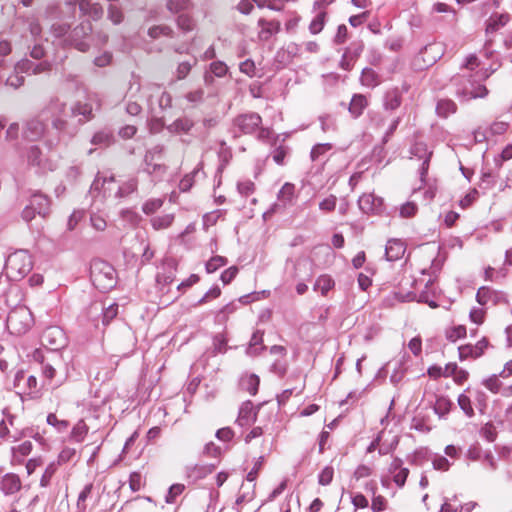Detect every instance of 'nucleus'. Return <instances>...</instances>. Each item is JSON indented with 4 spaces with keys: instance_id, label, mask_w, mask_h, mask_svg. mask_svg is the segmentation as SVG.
<instances>
[{
    "instance_id": "f257e3e1",
    "label": "nucleus",
    "mask_w": 512,
    "mask_h": 512,
    "mask_svg": "<svg viewBox=\"0 0 512 512\" xmlns=\"http://www.w3.org/2000/svg\"><path fill=\"white\" fill-rule=\"evenodd\" d=\"M42 116H49L55 136L60 137V142L73 138L79 129V122L72 117L70 107L59 99H53L42 110Z\"/></svg>"
},
{
    "instance_id": "f03ea898",
    "label": "nucleus",
    "mask_w": 512,
    "mask_h": 512,
    "mask_svg": "<svg viewBox=\"0 0 512 512\" xmlns=\"http://www.w3.org/2000/svg\"><path fill=\"white\" fill-rule=\"evenodd\" d=\"M485 71H477L475 74L465 73L452 77L451 83L455 87V95L461 101H469L476 98H484L488 95L486 86L480 84V81L489 77Z\"/></svg>"
},
{
    "instance_id": "7ed1b4c3",
    "label": "nucleus",
    "mask_w": 512,
    "mask_h": 512,
    "mask_svg": "<svg viewBox=\"0 0 512 512\" xmlns=\"http://www.w3.org/2000/svg\"><path fill=\"white\" fill-rule=\"evenodd\" d=\"M262 118L258 113L248 112L236 116L233 119L234 137L240 135H250L257 131V139L262 142H268L272 137V130L262 127Z\"/></svg>"
},
{
    "instance_id": "20e7f679",
    "label": "nucleus",
    "mask_w": 512,
    "mask_h": 512,
    "mask_svg": "<svg viewBox=\"0 0 512 512\" xmlns=\"http://www.w3.org/2000/svg\"><path fill=\"white\" fill-rule=\"evenodd\" d=\"M48 120L49 116H42V111L38 116L28 120L23 131L24 138L30 141L43 139L49 149L55 148L60 143V137H56L47 129Z\"/></svg>"
},
{
    "instance_id": "39448f33",
    "label": "nucleus",
    "mask_w": 512,
    "mask_h": 512,
    "mask_svg": "<svg viewBox=\"0 0 512 512\" xmlns=\"http://www.w3.org/2000/svg\"><path fill=\"white\" fill-rule=\"evenodd\" d=\"M90 278L93 285L103 292L111 290L117 283L116 270L102 259H94L91 262Z\"/></svg>"
},
{
    "instance_id": "423d86ee",
    "label": "nucleus",
    "mask_w": 512,
    "mask_h": 512,
    "mask_svg": "<svg viewBox=\"0 0 512 512\" xmlns=\"http://www.w3.org/2000/svg\"><path fill=\"white\" fill-rule=\"evenodd\" d=\"M32 258L26 250H17L11 253L4 266L7 277L12 281L24 278L32 269Z\"/></svg>"
},
{
    "instance_id": "0eeeda50",
    "label": "nucleus",
    "mask_w": 512,
    "mask_h": 512,
    "mask_svg": "<svg viewBox=\"0 0 512 512\" xmlns=\"http://www.w3.org/2000/svg\"><path fill=\"white\" fill-rule=\"evenodd\" d=\"M92 33V24L89 20L81 22L69 34L65 42L80 52H87L90 49V43L87 39Z\"/></svg>"
},
{
    "instance_id": "6e6552de",
    "label": "nucleus",
    "mask_w": 512,
    "mask_h": 512,
    "mask_svg": "<svg viewBox=\"0 0 512 512\" xmlns=\"http://www.w3.org/2000/svg\"><path fill=\"white\" fill-rule=\"evenodd\" d=\"M43 346L51 351H59L67 345V336L58 326L47 327L41 336Z\"/></svg>"
},
{
    "instance_id": "1a4fd4ad",
    "label": "nucleus",
    "mask_w": 512,
    "mask_h": 512,
    "mask_svg": "<svg viewBox=\"0 0 512 512\" xmlns=\"http://www.w3.org/2000/svg\"><path fill=\"white\" fill-rule=\"evenodd\" d=\"M411 158H416L422 161L419 168L420 181L422 184L426 182V176L429 170L430 160L432 157V150L424 142H416L410 148Z\"/></svg>"
},
{
    "instance_id": "9d476101",
    "label": "nucleus",
    "mask_w": 512,
    "mask_h": 512,
    "mask_svg": "<svg viewBox=\"0 0 512 512\" xmlns=\"http://www.w3.org/2000/svg\"><path fill=\"white\" fill-rule=\"evenodd\" d=\"M163 152V146L157 145L148 150L144 156V171L149 175L161 177L166 172V166L163 164L155 163V157Z\"/></svg>"
},
{
    "instance_id": "9b49d317",
    "label": "nucleus",
    "mask_w": 512,
    "mask_h": 512,
    "mask_svg": "<svg viewBox=\"0 0 512 512\" xmlns=\"http://www.w3.org/2000/svg\"><path fill=\"white\" fill-rule=\"evenodd\" d=\"M17 72H24L27 75H38L42 73H49L52 69V63L48 60H43L39 63H34L31 60L24 58L15 64Z\"/></svg>"
},
{
    "instance_id": "f8f14e48",
    "label": "nucleus",
    "mask_w": 512,
    "mask_h": 512,
    "mask_svg": "<svg viewBox=\"0 0 512 512\" xmlns=\"http://www.w3.org/2000/svg\"><path fill=\"white\" fill-rule=\"evenodd\" d=\"M358 206L363 213H380L383 207V199L373 193H364L358 199Z\"/></svg>"
},
{
    "instance_id": "ddd939ff",
    "label": "nucleus",
    "mask_w": 512,
    "mask_h": 512,
    "mask_svg": "<svg viewBox=\"0 0 512 512\" xmlns=\"http://www.w3.org/2000/svg\"><path fill=\"white\" fill-rule=\"evenodd\" d=\"M488 347V341L486 338H482L475 345L466 344L458 348L460 360L467 358L477 359L484 354L485 349Z\"/></svg>"
},
{
    "instance_id": "4468645a",
    "label": "nucleus",
    "mask_w": 512,
    "mask_h": 512,
    "mask_svg": "<svg viewBox=\"0 0 512 512\" xmlns=\"http://www.w3.org/2000/svg\"><path fill=\"white\" fill-rule=\"evenodd\" d=\"M258 409H256L251 401H245L239 409L237 424L241 427H248L255 423L257 419Z\"/></svg>"
},
{
    "instance_id": "2eb2a0df",
    "label": "nucleus",
    "mask_w": 512,
    "mask_h": 512,
    "mask_svg": "<svg viewBox=\"0 0 512 512\" xmlns=\"http://www.w3.org/2000/svg\"><path fill=\"white\" fill-rule=\"evenodd\" d=\"M72 117H76L79 127L93 118L92 106L89 103L76 102L70 107Z\"/></svg>"
},
{
    "instance_id": "dca6fc26",
    "label": "nucleus",
    "mask_w": 512,
    "mask_h": 512,
    "mask_svg": "<svg viewBox=\"0 0 512 512\" xmlns=\"http://www.w3.org/2000/svg\"><path fill=\"white\" fill-rule=\"evenodd\" d=\"M260 31L258 37L261 41H268L273 35L280 31L281 23L278 20H266L260 18L258 20Z\"/></svg>"
},
{
    "instance_id": "f3484780",
    "label": "nucleus",
    "mask_w": 512,
    "mask_h": 512,
    "mask_svg": "<svg viewBox=\"0 0 512 512\" xmlns=\"http://www.w3.org/2000/svg\"><path fill=\"white\" fill-rule=\"evenodd\" d=\"M0 489L5 495H12L21 489V480L14 473H7L2 477Z\"/></svg>"
},
{
    "instance_id": "a211bd4d",
    "label": "nucleus",
    "mask_w": 512,
    "mask_h": 512,
    "mask_svg": "<svg viewBox=\"0 0 512 512\" xmlns=\"http://www.w3.org/2000/svg\"><path fill=\"white\" fill-rule=\"evenodd\" d=\"M405 245L399 239H390L385 246V255L388 261H396L405 253Z\"/></svg>"
},
{
    "instance_id": "6ab92c4d",
    "label": "nucleus",
    "mask_w": 512,
    "mask_h": 512,
    "mask_svg": "<svg viewBox=\"0 0 512 512\" xmlns=\"http://www.w3.org/2000/svg\"><path fill=\"white\" fill-rule=\"evenodd\" d=\"M194 122L192 119L184 116L177 118L171 124H169L166 129L169 133L172 134H188L190 130L193 128Z\"/></svg>"
},
{
    "instance_id": "aec40b11",
    "label": "nucleus",
    "mask_w": 512,
    "mask_h": 512,
    "mask_svg": "<svg viewBox=\"0 0 512 512\" xmlns=\"http://www.w3.org/2000/svg\"><path fill=\"white\" fill-rule=\"evenodd\" d=\"M504 295L500 292H497L495 290H492L489 287H480L476 294V300L481 305H486L489 302H493V304H496L500 298H503Z\"/></svg>"
},
{
    "instance_id": "412c9836",
    "label": "nucleus",
    "mask_w": 512,
    "mask_h": 512,
    "mask_svg": "<svg viewBox=\"0 0 512 512\" xmlns=\"http://www.w3.org/2000/svg\"><path fill=\"white\" fill-rule=\"evenodd\" d=\"M114 177L113 176H110V177H101L99 174L96 176V178L94 179L93 183L91 184V187H90V194L95 197L96 196V193L97 194H100L101 192H103V197H106V194H107V191L111 190L110 189V185L114 183Z\"/></svg>"
},
{
    "instance_id": "4be33fe9",
    "label": "nucleus",
    "mask_w": 512,
    "mask_h": 512,
    "mask_svg": "<svg viewBox=\"0 0 512 512\" xmlns=\"http://www.w3.org/2000/svg\"><path fill=\"white\" fill-rule=\"evenodd\" d=\"M367 106L368 101L363 94H354L349 103L348 110L353 118H358L362 115Z\"/></svg>"
},
{
    "instance_id": "5701e85b",
    "label": "nucleus",
    "mask_w": 512,
    "mask_h": 512,
    "mask_svg": "<svg viewBox=\"0 0 512 512\" xmlns=\"http://www.w3.org/2000/svg\"><path fill=\"white\" fill-rule=\"evenodd\" d=\"M30 204L37 210V214L46 217L49 213L50 201L47 196L41 193L32 195Z\"/></svg>"
},
{
    "instance_id": "b1692460",
    "label": "nucleus",
    "mask_w": 512,
    "mask_h": 512,
    "mask_svg": "<svg viewBox=\"0 0 512 512\" xmlns=\"http://www.w3.org/2000/svg\"><path fill=\"white\" fill-rule=\"evenodd\" d=\"M331 143H319L312 147L310 158L313 162H325L328 159V153L332 150Z\"/></svg>"
},
{
    "instance_id": "393cba45",
    "label": "nucleus",
    "mask_w": 512,
    "mask_h": 512,
    "mask_svg": "<svg viewBox=\"0 0 512 512\" xmlns=\"http://www.w3.org/2000/svg\"><path fill=\"white\" fill-rule=\"evenodd\" d=\"M402 102L401 93L397 88L387 91L384 95L383 107L385 110H395Z\"/></svg>"
},
{
    "instance_id": "a878e982",
    "label": "nucleus",
    "mask_w": 512,
    "mask_h": 512,
    "mask_svg": "<svg viewBox=\"0 0 512 512\" xmlns=\"http://www.w3.org/2000/svg\"><path fill=\"white\" fill-rule=\"evenodd\" d=\"M260 379L255 374L242 376L240 379V387L242 390L247 391L250 395L254 396L258 392Z\"/></svg>"
},
{
    "instance_id": "bb28decb",
    "label": "nucleus",
    "mask_w": 512,
    "mask_h": 512,
    "mask_svg": "<svg viewBox=\"0 0 512 512\" xmlns=\"http://www.w3.org/2000/svg\"><path fill=\"white\" fill-rule=\"evenodd\" d=\"M457 111L456 103L451 99H440L436 105V113L439 117L447 118Z\"/></svg>"
},
{
    "instance_id": "cd10ccee",
    "label": "nucleus",
    "mask_w": 512,
    "mask_h": 512,
    "mask_svg": "<svg viewBox=\"0 0 512 512\" xmlns=\"http://www.w3.org/2000/svg\"><path fill=\"white\" fill-rule=\"evenodd\" d=\"M27 161H28V164L31 165V166H35V167H38L40 169H44L45 168L44 157H43L42 151L36 145L30 146L28 148V150H27Z\"/></svg>"
},
{
    "instance_id": "c85d7f7f",
    "label": "nucleus",
    "mask_w": 512,
    "mask_h": 512,
    "mask_svg": "<svg viewBox=\"0 0 512 512\" xmlns=\"http://www.w3.org/2000/svg\"><path fill=\"white\" fill-rule=\"evenodd\" d=\"M77 4L79 6V10L84 15H87L88 12L91 11V8L94 5V3H91L90 0H68V1H66L65 8L67 9L68 13H70L72 16H74V14H75Z\"/></svg>"
},
{
    "instance_id": "c756f323",
    "label": "nucleus",
    "mask_w": 512,
    "mask_h": 512,
    "mask_svg": "<svg viewBox=\"0 0 512 512\" xmlns=\"http://www.w3.org/2000/svg\"><path fill=\"white\" fill-rule=\"evenodd\" d=\"M114 142V136L113 133L109 130H101L96 132L92 139L91 143L93 145L99 146V147H108Z\"/></svg>"
},
{
    "instance_id": "7c9ffc66",
    "label": "nucleus",
    "mask_w": 512,
    "mask_h": 512,
    "mask_svg": "<svg viewBox=\"0 0 512 512\" xmlns=\"http://www.w3.org/2000/svg\"><path fill=\"white\" fill-rule=\"evenodd\" d=\"M509 20V16L506 14H495L492 15L486 24V32L487 33H494L499 28L504 27Z\"/></svg>"
},
{
    "instance_id": "2f4dec72",
    "label": "nucleus",
    "mask_w": 512,
    "mask_h": 512,
    "mask_svg": "<svg viewBox=\"0 0 512 512\" xmlns=\"http://www.w3.org/2000/svg\"><path fill=\"white\" fill-rule=\"evenodd\" d=\"M196 64H197L196 57H192L190 60L180 62L177 65L176 70L174 72L176 80L185 79Z\"/></svg>"
},
{
    "instance_id": "473e14b6",
    "label": "nucleus",
    "mask_w": 512,
    "mask_h": 512,
    "mask_svg": "<svg viewBox=\"0 0 512 512\" xmlns=\"http://www.w3.org/2000/svg\"><path fill=\"white\" fill-rule=\"evenodd\" d=\"M361 84L363 86L374 88L379 85V75L371 68H364L360 77Z\"/></svg>"
},
{
    "instance_id": "72a5a7b5",
    "label": "nucleus",
    "mask_w": 512,
    "mask_h": 512,
    "mask_svg": "<svg viewBox=\"0 0 512 512\" xmlns=\"http://www.w3.org/2000/svg\"><path fill=\"white\" fill-rule=\"evenodd\" d=\"M452 406H453V403L448 397L438 396L436 398L433 409H434V412L439 417H444L450 412Z\"/></svg>"
},
{
    "instance_id": "f704fd0d",
    "label": "nucleus",
    "mask_w": 512,
    "mask_h": 512,
    "mask_svg": "<svg viewBox=\"0 0 512 512\" xmlns=\"http://www.w3.org/2000/svg\"><path fill=\"white\" fill-rule=\"evenodd\" d=\"M173 221L174 214L172 213L155 216L150 219L151 226L154 230L167 229L172 225Z\"/></svg>"
},
{
    "instance_id": "c9c22d12",
    "label": "nucleus",
    "mask_w": 512,
    "mask_h": 512,
    "mask_svg": "<svg viewBox=\"0 0 512 512\" xmlns=\"http://www.w3.org/2000/svg\"><path fill=\"white\" fill-rule=\"evenodd\" d=\"M103 311L104 302L95 301L88 306L86 313L89 320L94 322L95 326H98V321L101 320Z\"/></svg>"
},
{
    "instance_id": "e433bc0d",
    "label": "nucleus",
    "mask_w": 512,
    "mask_h": 512,
    "mask_svg": "<svg viewBox=\"0 0 512 512\" xmlns=\"http://www.w3.org/2000/svg\"><path fill=\"white\" fill-rule=\"evenodd\" d=\"M89 427L83 419H80L72 428L70 437L74 442H82L88 434Z\"/></svg>"
},
{
    "instance_id": "4c0bfd02",
    "label": "nucleus",
    "mask_w": 512,
    "mask_h": 512,
    "mask_svg": "<svg viewBox=\"0 0 512 512\" xmlns=\"http://www.w3.org/2000/svg\"><path fill=\"white\" fill-rule=\"evenodd\" d=\"M295 186L291 183H285L278 192V201L285 207L290 204L294 198Z\"/></svg>"
},
{
    "instance_id": "58836bf2",
    "label": "nucleus",
    "mask_w": 512,
    "mask_h": 512,
    "mask_svg": "<svg viewBox=\"0 0 512 512\" xmlns=\"http://www.w3.org/2000/svg\"><path fill=\"white\" fill-rule=\"evenodd\" d=\"M334 280L329 275H321L314 284V290L320 291L323 296L334 287Z\"/></svg>"
},
{
    "instance_id": "ea45409f",
    "label": "nucleus",
    "mask_w": 512,
    "mask_h": 512,
    "mask_svg": "<svg viewBox=\"0 0 512 512\" xmlns=\"http://www.w3.org/2000/svg\"><path fill=\"white\" fill-rule=\"evenodd\" d=\"M137 186H138L137 179L131 178L118 187L115 197H117V198L126 197V196L130 195L131 193H133L134 191H136Z\"/></svg>"
},
{
    "instance_id": "a19ab883",
    "label": "nucleus",
    "mask_w": 512,
    "mask_h": 512,
    "mask_svg": "<svg viewBox=\"0 0 512 512\" xmlns=\"http://www.w3.org/2000/svg\"><path fill=\"white\" fill-rule=\"evenodd\" d=\"M118 304L117 303H110L109 305H106L104 303V311L102 313L101 322L103 326H107L111 320H113L117 314H118Z\"/></svg>"
},
{
    "instance_id": "79ce46f5",
    "label": "nucleus",
    "mask_w": 512,
    "mask_h": 512,
    "mask_svg": "<svg viewBox=\"0 0 512 512\" xmlns=\"http://www.w3.org/2000/svg\"><path fill=\"white\" fill-rule=\"evenodd\" d=\"M202 168V163H199L198 166L189 174H186L179 183V189L182 192H187L191 189L194 184V177Z\"/></svg>"
},
{
    "instance_id": "37998d69",
    "label": "nucleus",
    "mask_w": 512,
    "mask_h": 512,
    "mask_svg": "<svg viewBox=\"0 0 512 512\" xmlns=\"http://www.w3.org/2000/svg\"><path fill=\"white\" fill-rule=\"evenodd\" d=\"M460 409L469 418L474 416V409L471 403V398L466 393H461L457 399Z\"/></svg>"
},
{
    "instance_id": "c03bdc74",
    "label": "nucleus",
    "mask_w": 512,
    "mask_h": 512,
    "mask_svg": "<svg viewBox=\"0 0 512 512\" xmlns=\"http://www.w3.org/2000/svg\"><path fill=\"white\" fill-rule=\"evenodd\" d=\"M93 488V484L89 483L84 486V488L81 490V492L78 495L77 503H76V512H85L86 511V499L91 494Z\"/></svg>"
},
{
    "instance_id": "a18cd8bd",
    "label": "nucleus",
    "mask_w": 512,
    "mask_h": 512,
    "mask_svg": "<svg viewBox=\"0 0 512 512\" xmlns=\"http://www.w3.org/2000/svg\"><path fill=\"white\" fill-rule=\"evenodd\" d=\"M177 26L180 30L187 33L195 28V21L188 14L182 13L177 18Z\"/></svg>"
},
{
    "instance_id": "49530a36",
    "label": "nucleus",
    "mask_w": 512,
    "mask_h": 512,
    "mask_svg": "<svg viewBox=\"0 0 512 512\" xmlns=\"http://www.w3.org/2000/svg\"><path fill=\"white\" fill-rule=\"evenodd\" d=\"M326 12H319L309 25V31L311 34H318L322 31L325 25Z\"/></svg>"
},
{
    "instance_id": "de8ad7c7",
    "label": "nucleus",
    "mask_w": 512,
    "mask_h": 512,
    "mask_svg": "<svg viewBox=\"0 0 512 512\" xmlns=\"http://www.w3.org/2000/svg\"><path fill=\"white\" fill-rule=\"evenodd\" d=\"M499 374H493L482 381V384L492 393H498L501 390L502 382Z\"/></svg>"
},
{
    "instance_id": "09e8293b",
    "label": "nucleus",
    "mask_w": 512,
    "mask_h": 512,
    "mask_svg": "<svg viewBox=\"0 0 512 512\" xmlns=\"http://www.w3.org/2000/svg\"><path fill=\"white\" fill-rule=\"evenodd\" d=\"M148 35L153 39L159 38L162 35L172 37L173 30L167 25H158L149 28Z\"/></svg>"
},
{
    "instance_id": "8fccbe9b",
    "label": "nucleus",
    "mask_w": 512,
    "mask_h": 512,
    "mask_svg": "<svg viewBox=\"0 0 512 512\" xmlns=\"http://www.w3.org/2000/svg\"><path fill=\"white\" fill-rule=\"evenodd\" d=\"M190 0H168L167 9L172 13H179L189 9Z\"/></svg>"
},
{
    "instance_id": "3c124183",
    "label": "nucleus",
    "mask_w": 512,
    "mask_h": 512,
    "mask_svg": "<svg viewBox=\"0 0 512 512\" xmlns=\"http://www.w3.org/2000/svg\"><path fill=\"white\" fill-rule=\"evenodd\" d=\"M319 122L323 132L335 131L337 128L336 118L331 114L321 115Z\"/></svg>"
},
{
    "instance_id": "603ef678",
    "label": "nucleus",
    "mask_w": 512,
    "mask_h": 512,
    "mask_svg": "<svg viewBox=\"0 0 512 512\" xmlns=\"http://www.w3.org/2000/svg\"><path fill=\"white\" fill-rule=\"evenodd\" d=\"M227 264V259L223 256H214L209 259V261L205 265V269L207 273H214L220 267H223Z\"/></svg>"
},
{
    "instance_id": "864d4df0",
    "label": "nucleus",
    "mask_w": 512,
    "mask_h": 512,
    "mask_svg": "<svg viewBox=\"0 0 512 512\" xmlns=\"http://www.w3.org/2000/svg\"><path fill=\"white\" fill-rule=\"evenodd\" d=\"M22 74H24V72H17L14 68V72L6 79L5 85L13 89H18L24 84L25 81V78Z\"/></svg>"
},
{
    "instance_id": "5fc2aeb1",
    "label": "nucleus",
    "mask_w": 512,
    "mask_h": 512,
    "mask_svg": "<svg viewBox=\"0 0 512 512\" xmlns=\"http://www.w3.org/2000/svg\"><path fill=\"white\" fill-rule=\"evenodd\" d=\"M162 205L163 200L160 198L149 199L143 204L142 211L146 215H151L155 213L157 210H159L162 207Z\"/></svg>"
},
{
    "instance_id": "6e6d98bb",
    "label": "nucleus",
    "mask_w": 512,
    "mask_h": 512,
    "mask_svg": "<svg viewBox=\"0 0 512 512\" xmlns=\"http://www.w3.org/2000/svg\"><path fill=\"white\" fill-rule=\"evenodd\" d=\"M46 421L49 425L55 427L58 432L65 431L69 426V422L67 420L58 419L54 413H49Z\"/></svg>"
},
{
    "instance_id": "4d7b16f0",
    "label": "nucleus",
    "mask_w": 512,
    "mask_h": 512,
    "mask_svg": "<svg viewBox=\"0 0 512 512\" xmlns=\"http://www.w3.org/2000/svg\"><path fill=\"white\" fill-rule=\"evenodd\" d=\"M466 336V327L459 325L455 326L446 331V337L449 341L455 342L458 339H461Z\"/></svg>"
},
{
    "instance_id": "13d9d810",
    "label": "nucleus",
    "mask_w": 512,
    "mask_h": 512,
    "mask_svg": "<svg viewBox=\"0 0 512 512\" xmlns=\"http://www.w3.org/2000/svg\"><path fill=\"white\" fill-rule=\"evenodd\" d=\"M408 300H415L417 298V301L418 302H423V303H426L428 304L431 308H436L438 307V304L434 301V300H431L430 297H429V293L428 291L426 290H423L420 292V294L417 296L415 293H409L408 294Z\"/></svg>"
},
{
    "instance_id": "bf43d9fd",
    "label": "nucleus",
    "mask_w": 512,
    "mask_h": 512,
    "mask_svg": "<svg viewBox=\"0 0 512 512\" xmlns=\"http://www.w3.org/2000/svg\"><path fill=\"white\" fill-rule=\"evenodd\" d=\"M210 73L216 77H223L228 71L227 65L222 61H214L209 66Z\"/></svg>"
},
{
    "instance_id": "052dcab7",
    "label": "nucleus",
    "mask_w": 512,
    "mask_h": 512,
    "mask_svg": "<svg viewBox=\"0 0 512 512\" xmlns=\"http://www.w3.org/2000/svg\"><path fill=\"white\" fill-rule=\"evenodd\" d=\"M334 470L331 466H326L322 469L318 476V482L322 486L329 485L332 482Z\"/></svg>"
},
{
    "instance_id": "680f3d73",
    "label": "nucleus",
    "mask_w": 512,
    "mask_h": 512,
    "mask_svg": "<svg viewBox=\"0 0 512 512\" xmlns=\"http://www.w3.org/2000/svg\"><path fill=\"white\" fill-rule=\"evenodd\" d=\"M221 289L219 286L215 285L210 288L196 303V305H202L210 301L211 299H216L220 296Z\"/></svg>"
},
{
    "instance_id": "e2e57ef3",
    "label": "nucleus",
    "mask_w": 512,
    "mask_h": 512,
    "mask_svg": "<svg viewBox=\"0 0 512 512\" xmlns=\"http://www.w3.org/2000/svg\"><path fill=\"white\" fill-rule=\"evenodd\" d=\"M185 98L191 104L198 105L204 101V90L198 88L194 91H190L185 95Z\"/></svg>"
},
{
    "instance_id": "0e129e2a",
    "label": "nucleus",
    "mask_w": 512,
    "mask_h": 512,
    "mask_svg": "<svg viewBox=\"0 0 512 512\" xmlns=\"http://www.w3.org/2000/svg\"><path fill=\"white\" fill-rule=\"evenodd\" d=\"M91 226L97 231H104L107 227L106 219L97 213L90 215Z\"/></svg>"
},
{
    "instance_id": "69168bd1",
    "label": "nucleus",
    "mask_w": 512,
    "mask_h": 512,
    "mask_svg": "<svg viewBox=\"0 0 512 512\" xmlns=\"http://www.w3.org/2000/svg\"><path fill=\"white\" fill-rule=\"evenodd\" d=\"M480 435L489 442H493L496 439L497 432L496 428L491 423H486L480 430Z\"/></svg>"
},
{
    "instance_id": "338daca9",
    "label": "nucleus",
    "mask_w": 512,
    "mask_h": 512,
    "mask_svg": "<svg viewBox=\"0 0 512 512\" xmlns=\"http://www.w3.org/2000/svg\"><path fill=\"white\" fill-rule=\"evenodd\" d=\"M239 70L250 78L256 75V66L254 61L251 59H246L245 61L241 62L239 65Z\"/></svg>"
},
{
    "instance_id": "774afa93",
    "label": "nucleus",
    "mask_w": 512,
    "mask_h": 512,
    "mask_svg": "<svg viewBox=\"0 0 512 512\" xmlns=\"http://www.w3.org/2000/svg\"><path fill=\"white\" fill-rule=\"evenodd\" d=\"M337 198L329 195L319 203V209L323 212H331L336 208Z\"/></svg>"
}]
</instances>
